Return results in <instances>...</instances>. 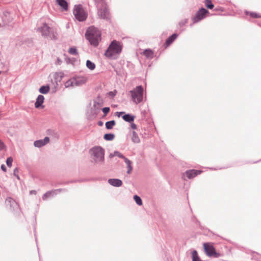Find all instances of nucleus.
I'll use <instances>...</instances> for the list:
<instances>
[{
    "mask_svg": "<svg viewBox=\"0 0 261 261\" xmlns=\"http://www.w3.org/2000/svg\"><path fill=\"white\" fill-rule=\"evenodd\" d=\"M69 53L73 55H77L78 54L76 49L74 47L70 48L69 49Z\"/></svg>",
    "mask_w": 261,
    "mask_h": 261,
    "instance_id": "obj_30",
    "label": "nucleus"
},
{
    "mask_svg": "<svg viewBox=\"0 0 261 261\" xmlns=\"http://www.w3.org/2000/svg\"><path fill=\"white\" fill-rule=\"evenodd\" d=\"M205 4L206 7L208 9H212L214 8V5L212 3L210 0H205Z\"/></svg>",
    "mask_w": 261,
    "mask_h": 261,
    "instance_id": "obj_29",
    "label": "nucleus"
},
{
    "mask_svg": "<svg viewBox=\"0 0 261 261\" xmlns=\"http://www.w3.org/2000/svg\"><path fill=\"white\" fill-rule=\"evenodd\" d=\"M124 112H117V114H118V117H120L121 114H124Z\"/></svg>",
    "mask_w": 261,
    "mask_h": 261,
    "instance_id": "obj_39",
    "label": "nucleus"
},
{
    "mask_svg": "<svg viewBox=\"0 0 261 261\" xmlns=\"http://www.w3.org/2000/svg\"><path fill=\"white\" fill-rule=\"evenodd\" d=\"M86 66L90 70H93L95 68V65L94 63H92L90 60L87 61Z\"/></svg>",
    "mask_w": 261,
    "mask_h": 261,
    "instance_id": "obj_26",
    "label": "nucleus"
},
{
    "mask_svg": "<svg viewBox=\"0 0 261 261\" xmlns=\"http://www.w3.org/2000/svg\"><path fill=\"white\" fill-rule=\"evenodd\" d=\"M124 162H125V163L127 164V168H128V170H127V173L129 174L131 172H132V162L130 161H129L128 159L127 158H124Z\"/></svg>",
    "mask_w": 261,
    "mask_h": 261,
    "instance_id": "obj_21",
    "label": "nucleus"
},
{
    "mask_svg": "<svg viewBox=\"0 0 261 261\" xmlns=\"http://www.w3.org/2000/svg\"><path fill=\"white\" fill-rule=\"evenodd\" d=\"M44 100V97L42 95H39L35 103V106L36 108H39L42 104L43 103Z\"/></svg>",
    "mask_w": 261,
    "mask_h": 261,
    "instance_id": "obj_16",
    "label": "nucleus"
},
{
    "mask_svg": "<svg viewBox=\"0 0 261 261\" xmlns=\"http://www.w3.org/2000/svg\"><path fill=\"white\" fill-rule=\"evenodd\" d=\"M203 247L205 254L208 256L218 257L221 256V254L216 251L213 243H204Z\"/></svg>",
    "mask_w": 261,
    "mask_h": 261,
    "instance_id": "obj_4",
    "label": "nucleus"
},
{
    "mask_svg": "<svg viewBox=\"0 0 261 261\" xmlns=\"http://www.w3.org/2000/svg\"><path fill=\"white\" fill-rule=\"evenodd\" d=\"M203 171L202 170H200L191 169L186 171L184 173V175L186 176L188 179H190L194 178L198 175L200 174Z\"/></svg>",
    "mask_w": 261,
    "mask_h": 261,
    "instance_id": "obj_9",
    "label": "nucleus"
},
{
    "mask_svg": "<svg viewBox=\"0 0 261 261\" xmlns=\"http://www.w3.org/2000/svg\"><path fill=\"white\" fill-rule=\"evenodd\" d=\"M49 142V138L48 137H46L43 140H39L35 141L34 142V145L36 147H41L47 144Z\"/></svg>",
    "mask_w": 261,
    "mask_h": 261,
    "instance_id": "obj_12",
    "label": "nucleus"
},
{
    "mask_svg": "<svg viewBox=\"0 0 261 261\" xmlns=\"http://www.w3.org/2000/svg\"><path fill=\"white\" fill-rule=\"evenodd\" d=\"M73 13L76 19L80 21L85 20L87 17V13L81 5H77L74 6Z\"/></svg>",
    "mask_w": 261,
    "mask_h": 261,
    "instance_id": "obj_5",
    "label": "nucleus"
},
{
    "mask_svg": "<svg viewBox=\"0 0 261 261\" xmlns=\"http://www.w3.org/2000/svg\"><path fill=\"white\" fill-rule=\"evenodd\" d=\"M49 87L48 86H43L39 89V92L43 94H46L49 92Z\"/></svg>",
    "mask_w": 261,
    "mask_h": 261,
    "instance_id": "obj_23",
    "label": "nucleus"
},
{
    "mask_svg": "<svg viewBox=\"0 0 261 261\" xmlns=\"http://www.w3.org/2000/svg\"><path fill=\"white\" fill-rule=\"evenodd\" d=\"M177 36V35L175 34H174L172 36H170L166 41V44L167 46L171 44L173 42V41L176 38Z\"/></svg>",
    "mask_w": 261,
    "mask_h": 261,
    "instance_id": "obj_19",
    "label": "nucleus"
},
{
    "mask_svg": "<svg viewBox=\"0 0 261 261\" xmlns=\"http://www.w3.org/2000/svg\"><path fill=\"white\" fill-rule=\"evenodd\" d=\"M115 137L114 135L112 134H107L104 135V139L108 141H111L114 139Z\"/></svg>",
    "mask_w": 261,
    "mask_h": 261,
    "instance_id": "obj_27",
    "label": "nucleus"
},
{
    "mask_svg": "<svg viewBox=\"0 0 261 261\" xmlns=\"http://www.w3.org/2000/svg\"><path fill=\"white\" fill-rule=\"evenodd\" d=\"M1 73V71H0V74Z\"/></svg>",
    "mask_w": 261,
    "mask_h": 261,
    "instance_id": "obj_41",
    "label": "nucleus"
},
{
    "mask_svg": "<svg viewBox=\"0 0 261 261\" xmlns=\"http://www.w3.org/2000/svg\"><path fill=\"white\" fill-rule=\"evenodd\" d=\"M114 155L115 156H117L119 158H122L124 160V158H125L121 153L119 152H114Z\"/></svg>",
    "mask_w": 261,
    "mask_h": 261,
    "instance_id": "obj_33",
    "label": "nucleus"
},
{
    "mask_svg": "<svg viewBox=\"0 0 261 261\" xmlns=\"http://www.w3.org/2000/svg\"><path fill=\"white\" fill-rule=\"evenodd\" d=\"M18 170L17 168H16L14 169V174L15 176H16L17 177V178L18 179H19V176L18 175Z\"/></svg>",
    "mask_w": 261,
    "mask_h": 261,
    "instance_id": "obj_35",
    "label": "nucleus"
},
{
    "mask_svg": "<svg viewBox=\"0 0 261 261\" xmlns=\"http://www.w3.org/2000/svg\"><path fill=\"white\" fill-rule=\"evenodd\" d=\"M56 3L60 7L62 11H67L68 10V4L66 0H56Z\"/></svg>",
    "mask_w": 261,
    "mask_h": 261,
    "instance_id": "obj_13",
    "label": "nucleus"
},
{
    "mask_svg": "<svg viewBox=\"0 0 261 261\" xmlns=\"http://www.w3.org/2000/svg\"><path fill=\"white\" fill-rule=\"evenodd\" d=\"M122 45L118 41L113 40L105 52V56L110 58L115 59L121 53Z\"/></svg>",
    "mask_w": 261,
    "mask_h": 261,
    "instance_id": "obj_2",
    "label": "nucleus"
},
{
    "mask_svg": "<svg viewBox=\"0 0 261 261\" xmlns=\"http://www.w3.org/2000/svg\"><path fill=\"white\" fill-rule=\"evenodd\" d=\"M130 126L133 129H136L137 128V125L135 123H132Z\"/></svg>",
    "mask_w": 261,
    "mask_h": 261,
    "instance_id": "obj_36",
    "label": "nucleus"
},
{
    "mask_svg": "<svg viewBox=\"0 0 261 261\" xmlns=\"http://www.w3.org/2000/svg\"><path fill=\"white\" fill-rule=\"evenodd\" d=\"M116 122L114 120L108 121L106 123V127L107 129H112L113 126L115 125Z\"/></svg>",
    "mask_w": 261,
    "mask_h": 261,
    "instance_id": "obj_25",
    "label": "nucleus"
},
{
    "mask_svg": "<svg viewBox=\"0 0 261 261\" xmlns=\"http://www.w3.org/2000/svg\"><path fill=\"white\" fill-rule=\"evenodd\" d=\"M131 139L132 141L135 143H138L140 141L139 136L135 131L132 132Z\"/></svg>",
    "mask_w": 261,
    "mask_h": 261,
    "instance_id": "obj_17",
    "label": "nucleus"
},
{
    "mask_svg": "<svg viewBox=\"0 0 261 261\" xmlns=\"http://www.w3.org/2000/svg\"><path fill=\"white\" fill-rule=\"evenodd\" d=\"M93 160L96 162H102L104 160V150L100 147H95L90 150Z\"/></svg>",
    "mask_w": 261,
    "mask_h": 261,
    "instance_id": "obj_6",
    "label": "nucleus"
},
{
    "mask_svg": "<svg viewBox=\"0 0 261 261\" xmlns=\"http://www.w3.org/2000/svg\"><path fill=\"white\" fill-rule=\"evenodd\" d=\"M129 92L132 99L135 103L138 104L142 101L143 89L141 86L136 87Z\"/></svg>",
    "mask_w": 261,
    "mask_h": 261,
    "instance_id": "obj_3",
    "label": "nucleus"
},
{
    "mask_svg": "<svg viewBox=\"0 0 261 261\" xmlns=\"http://www.w3.org/2000/svg\"><path fill=\"white\" fill-rule=\"evenodd\" d=\"M122 118L125 121L130 122L134 121L135 117L130 114H126L122 116Z\"/></svg>",
    "mask_w": 261,
    "mask_h": 261,
    "instance_id": "obj_20",
    "label": "nucleus"
},
{
    "mask_svg": "<svg viewBox=\"0 0 261 261\" xmlns=\"http://www.w3.org/2000/svg\"><path fill=\"white\" fill-rule=\"evenodd\" d=\"M5 203L7 206H10L11 210H15L19 208V205L11 197L6 198Z\"/></svg>",
    "mask_w": 261,
    "mask_h": 261,
    "instance_id": "obj_10",
    "label": "nucleus"
},
{
    "mask_svg": "<svg viewBox=\"0 0 261 261\" xmlns=\"http://www.w3.org/2000/svg\"><path fill=\"white\" fill-rule=\"evenodd\" d=\"M41 29V32H42V34L43 36H47L48 34L49 31V28L46 25L44 24Z\"/></svg>",
    "mask_w": 261,
    "mask_h": 261,
    "instance_id": "obj_18",
    "label": "nucleus"
},
{
    "mask_svg": "<svg viewBox=\"0 0 261 261\" xmlns=\"http://www.w3.org/2000/svg\"><path fill=\"white\" fill-rule=\"evenodd\" d=\"M1 169L4 171V172L6 171V168L4 165H2L1 166Z\"/></svg>",
    "mask_w": 261,
    "mask_h": 261,
    "instance_id": "obj_37",
    "label": "nucleus"
},
{
    "mask_svg": "<svg viewBox=\"0 0 261 261\" xmlns=\"http://www.w3.org/2000/svg\"><path fill=\"white\" fill-rule=\"evenodd\" d=\"M47 194L46 193L43 196V199L45 200L47 198Z\"/></svg>",
    "mask_w": 261,
    "mask_h": 261,
    "instance_id": "obj_38",
    "label": "nucleus"
},
{
    "mask_svg": "<svg viewBox=\"0 0 261 261\" xmlns=\"http://www.w3.org/2000/svg\"><path fill=\"white\" fill-rule=\"evenodd\" d=\"M86 38L94 46H97L101 40V33L99 30L94 27H89L85 34Z\"/></svg>",
    "mask_w": 261,
    "mask_h": 261,
    "instance_id": "obj_1",
    "label": "nucleus"
},
{
    "mask_svg": "<svg viewBox=\"0 0 261 261\" xmlns=\"http://www.w3.org/2000/svg\"><path fill=\"white\" fill-rule=\"evenodd\" d=\"M108 182L115 187H120L122 184V181L118 179H110L108 180Z\"/></svg>",
    "mask_w": 261,
    "mask_h": 261,
    "instance_id": "obj_14",
    "label": "nucleus"
},
{
    "mask_svg": "<svg viewBox=\"0 0 261 261\" xmlns=\"http://www.w3.org/2000/svg\"><path fill=\"white\" fill-rule=\"evenodd\" d=\"M98 15L100 18L103 19H108L110 18V14L108 10L106 5L101 4V8L98 10Z\"/></svg>",
    "mask_w": 261,
    "mask_h": 261,
    "instance_id": "obj_7",
    "label": "nucleus"
},
{
    "mask_svg": "<svg viewBox=\"0 0 261 261\" xmlns=\"http://www.w3.org/2000/svg\"><path fill=\"white\" fill-rule=\"evenodd\" d=\"M208 13V11L204 9H200L196 14L195 17L193 18L194 23L197 22L203 19L206 15Z\"/></svg>",
    "mask_w": 261,
    "mask_h": 261,
    "instance_id": "obj_8",
    "label": "nucleus"
},
{
    "mask_svg": "<svg viewBox=\"0 0 261 261\" xmlns=\"http://www.w3.org/2000/svg\"><path fill=\"white\" fill-rule=\"evenodd\" d=\"M5 147V145L3 142L0 140V150H3Z\"/></svg>",
    "mask_w": 261,
    "mask_h": 261,
    "instance_id": "obj_34",
    "label": "nucleus"
},
{
    "mask_svg": "<svg viewBox=\"0 0 261 261\" xmlns=\"http://www.w3.org/2000/svg\"><path fill=\"white\" fill-rule=\"evenodd\" d=\"M110 109L109 107H105L103 108L102 112L104 113V115L106 116L108 114V113L110 112Z\"/></svg>",
    "mask_w": 261,
    "mask_h": 261,
    "instance_id": "obj_32",
    "label": "nucleus"
},
{
    "mask_svg": "<svg viewBox=\"0 0 261 261\" xmlns=\"http://www.w3.org/2000/svg\"><path fill=\"white\" fill-rule=\"evenodd\" d=\"M247 15L250 16L252 18H260L261 17V14L253 12H246Z\"/></svg>",
    "mask_w": 261,
    "mask_h": 261,
    "instance_id": "obj_24",
    "label": "nucleus"
},
{
    "mask_svg": "<svg viewBox=\"0 0 261 261\" xmlns=\"http://www.w3.org/2000/svg\"><path fill=\"white\" fill-rule=\"evenodd\" d=\"M192 261H201L199 258L198 253L196 250H194L192 252Z\"/></svg>",
    "mask_w": 261,
    "mask_h": 261,
    "instance_id": "obj_22",
    "label": "nucleus"
},
{
    "mask_svg": "<svg viewBox=\"0 0 261 261\" xmlns=\"http://www.w3.org/2000/svg\"><path fill=\"white\" fill-rule=\"evenodd\" d=\"M86 82V80L84 78L78 77L76 79H72L71 80H69L66 83V86H74V83H75L76 84H80L82 83H85Z\"/></svg>",
    "mask_w": 261,
    "mask_h": 261,
    "instance_id": "obj_11",
    "label": "nucleus"
},
{
    "mask_svg": "<svg viewBox=\"0 0 261 261\" xmlns=\"http://www.w3.org/2000/svg\"><path fill=\"white\" fill-rule=\"evenodd\" d=\"M30 193L31 194H36V191H31L30 192Z\"/></svg>",
    "mask_w": 261,
    "mask_h": 261,
    "instance_id": "obj_40",
    "label": "nucleus"
},
{
    "mask_svg": "<svg viewBox=\"0 0 261 261\" xmlns=\"http://www.w3.org/2000/svg\"><path fill=\"white\" fill-rule=\"evenodd\" d=\"M141 54L145 56L148 59H152L153 57L154 53L152 50L147 49L144 50Z\"/></svg>",
    "mask_w": 261,
    "mask_h": 261,
    "instance_id": "obj_15",
    "label": "nucleus"
},
{
    "mask_svg": "<svg viewBox=\"0 0 261 261\" xmlns=\"http://www.w3.org/2000/svg\"><path fill=\"white\" fill-rule=\"evenodd\" d=\"M134 199L135 202L137 203V204L139 205H142V201L140 197L137 195H135L134 196Z\"/></svg>",
    "mask_w": 261,
    "mask_h": 261,
    "instance_id": "obj_28",
    "label": "nucleus"
},
{
    "mask_svg": "<svg viewBox=\"0 0 261 261\" xmlns=\"http://www.w3.org/2000/svg\"><path fill=\"white\" fill-rule=\"evenodd\" d=\"M13 162V159L11 157H9L6 161L7 165L8 167H11L12 166Z\"/></svg>",
    "mask_w": 261,
    "mask_h": 261,
    "instance_id": "obj_31",
    "label": "nucleus"
}]
</instances>
